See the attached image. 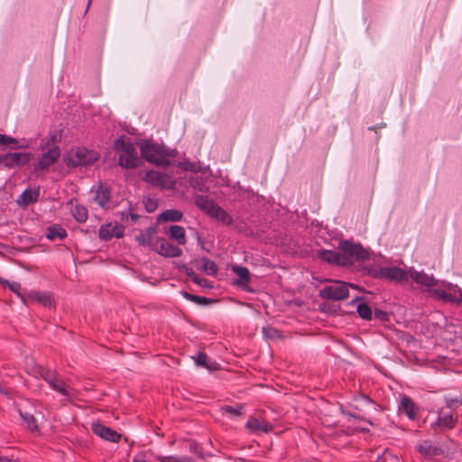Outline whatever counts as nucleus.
Returning <instances> with one entry per match:
<instances>
[{
  "instance_id": "obj_1",
  "label": "nucleus",
  "mask_w": 462,
  "mask_h": 462,
  "mask_svg": "<svg viewBox=\"0 0 462 462\" xmlns=\"http://www.w3.org/2000/svg\"><path fill=\"white\" fill-rule=\"evenodd\" d=\"M114 150L118 153V164L125 169L138 167L141 159L133 143L125 135L116 138L113 144Z\"/></svg>"
},
{
  "instance_id": "obj_2",
  "label": "nucleus",
  "mask_w": 462,
  "mask_h": 462,
  "mask_svg": "<svg viewBox=\"0 0 462 462\" xmlns=\"http://www.w3.org/2000/svg\"><path fill=\"white\" fill-rule=\"evenodd\" d=\"M141 155L147 162H152L158 166H168L170 161L168 157L171 155L165 150L163 145L157 143L147 141L141 146Z\"/></svg>"
},
{
  "instance_id": "obj_3",
  "label": "nucleus",
  "mask_w": 462,
  "mask_h": 462,
  "mask_svg": "<svg viewBox=\"0 0 462 462\" xmlns=\"http://www.w3.org/2000/svg\"><path fill=\"white\" fill-rule=\"evenodd\" d=\"M98 153L93 150L85 147H78L72 150L66 158L69 167L76 168L78 166H88L98 160Z\"/></svg>"
},
{
  "instance_id": "obj_4",
  "label": "nucleus",
  "mask_w": 462,
  "mask_h": 462,
  "mask_svg": "<svg viewBox=\"0 0 462 462\" xmlns=\"http://www.w3.org/2000/svg\"><path fill=\"white\" fill-rule=\"evenodd\" d=\"M356 289L357 286L342 281H333L331 285H327L319 291V297L324 300H343L349 295L348 288Z\"/></svg>"
},
{
  "instance_id": "obj_5",
  "label": "nucleus",
  "mask_w": 462,
  "mask_h": 462,
  "mask_svg": "<svg viewBox=\"0 0 462 462\" xmlns=\"http://www.w3.org/2000/svg\"><path fill=\"white\" fill-rule=\"evenodd\" d=\"M338 248L343 252L344 256L348 259L356 261H365L369 259L370 254L367 249L364 248L360 244H356L350 240H341Z\"/></svg>"
},
{
  "instance_id": "obj_6",
  "label": "nucleus",
  "mask_w": 462,
  "mask_h": 462,
  "mask_svg": "<svg viewBox=\"0 0 462 462\" xmlns=\"http://www.w3.org/2000/svg\"><path fill=\"white\" fill-rule=\"evenodd\" d=\"M438 419L431 424V429L437 432H443L452 430L457 423V414L445 408H440L438 411Z\"/></svg>"
},
{
  "instance_id": "obj_7",
  "label": "nucleus",
  "mask_w": 462,
  "mask_h": 462,
  "mask_svg": "<svg viewBox=\"0 0 462 462\" xmlns=\"http://www.w3.org/2000/svg\"><path fill=\"white\" fill-rule=\"evenodd\" d=\"M31 158L30 152H7L0 154V164L8 169L22 167L29 163Z\"/></svg>"
},
{
  "instance_id": "obj_8",
  "label": "nucleus",
  "mask_w": 462,
  "mask_h": 462,
  "mask_svg": "<svg viewBox=\"0 0 462 462\" xmlns=\"http://www.w3.org/2000/svg\"><path fill=\"white\" fill-rule=\"evenodd\" d=\"M143 180L153 187L162 189H174L175 180L167 173L158 171H149L146 172Z\"/></svg>"
},
{
  "instance_id": "obj_9",
  "label": "nucleus",
  "mask_w": 462,
  "mask_h": 462,
  "mask_svg": "<svg viewBox=\"0 0 462 462\" xmlns=\"http://www.w3.org/2000/svg\"><path fill=\"white\" fill-rule=\"evenodd\" d=\"M318 256L322 261L333 265L350 266L352 264L351 259H348V257L344 256L341 253L333 250H320L318 252Z\"/></svg>"
},
{
  "instance_id": "obj_10",
  "label": "nucleus",
  "mask_w": 462,
  "mask_h": 462,
  "mask_svg": "<svg viewBox=\"0 0 462 462\" xmlns=\"http://www.w3.org/2000/svg\"><path fill=\"white\" fill-rule=\"evenodd\" d=\"M21 300L24 304L38 302L47 308L51 307L53 303L52 294L41 291H28L25 296H21Z\"/></svg>"
},
{
  "instance_id": "obj_11",
  "label": "nucleus",
  "mask_w": 462,
  "mask_h": 462,
  "mask_svg": "<svg viewBox=\"0 0 462 462\" xmlns=\"http://www.w3.org/2000/svg\"><path fill=\"white\" fill-rule=\"evenodd\" d=\"M153 249L164 257H179L182 254V250L170 243L165 238H157Z\"/></svg>"
},
{
  "instance_id": "obj_12",
  "label": "nucleus",
  "mask_w": 462,
  "mask_h": 462,
  "mask_svg": "<svg viewBox=\"0 0 462 462\" xmlns=\"http://www.w3.org/2000/svg\"><path fill=\"white\" fill-rule=\"evenodd\" d=\"M125 228L122 225L117 223L105 224L99 227L98 237L104 241H109L114 237L119 238L124 236Z\"/></svg>"
},
{
  "instance_id": "obj_13",
  "label": "nucleus",
  "mask_w": 462,
  "mask_h": 462,
  "mask_svg": "<svg viewBox=\"0 0 462 462\" xmlns=\"http://www.w3.org/2000/svg\"><path fill=\"white\" fill-rule=\"evenodd\" d=\"M92 431L105 440H108L111 442H118L121 439V434H119L115 430L103 425L100 422H93L91 425Z\"/></svg>"
},
{
  "instance_id": "obj_14",
  "label": "nucleus",
  "mask_w": 462,
  "mask_h": 462,
  "mask_svg": "<svg viewBox=\"0 0 462 462\" xmlns=\"http://www.w3.org/2000/svg\"><path fill=\"white\" fill-rule=\"evenodd\" d=\"M60 156L59 146L54 145L45 152L37 162L36 169L46 170L54 164Z\"/></svg>"
},
{
  "instance_id": "obj_15",
  "label": "nucleus",
  "mask_w": 462,
  "mask_h": 462,
  "mask_svg": "<svg viewBox=\"0 0 462 462\" xmlns=\"http://www.w3.org/2000/svg\"><path fill=\"white\" fill-rule=\"evenodd\" d=\"M416 449L426 459H435L442 457L444 454L440 447L432 445L429 440H424L422 443L419 444L416 447Z\"/></svg>"
},
{
  "instance_id": "obj_16",
  "label": "nucleus",
  "mask_w": 462,
  "mask_h": 462,
  "mask_svg": "<svg viewBox=\"0 0 462 462\" xmlns=\"http://www.w3.org/2000/svg\"><path fill=\"white\" fill-rule=\"evenodd\" d=\"M409 277V273L401 267H384L383 280L402 283L407 282Z\"/></svg>"
},
{
  "instance_id": "obj_17",
  "label": "nucleus",
  "mask_w": 462,
  "mask_h": 462,
  "mask_svg": "<svg viewBox=\"0 0 462 462\" xmlns=\"http://www.w3.org/2000/svg\"><path fill=\"white\" fill-rule=\"evenodd\" d=\"M245 427L253 433L259 431L267 433L272 431L273 429L270 422L254 417H251L247 420Z\"/></svg>"
},
{
  "instance_id": "obj_18",
  "label": "nucleus",
  "mask_w": 462,
  "mask_h": 462,
  "mask_svg": "<svg viewBox=\"0 0 462 462\" xmlns=\"http://www.w3.org/2000/svg\"><path fill=\"white\" fill-rule=\"evenodd\" d=\"M40 189H24L17 199L19 205L27 207L34 204L39 199Z\"/></svg>"
},
{
  "instance_id": "obj_19",
  "label": "nucleus",
  "mask_w": 462,
  "mask_h": 462,
  "mask_svg": "<svg viewBox=\"0 0 462 462\" xmlns=\"http://www.w3.org/2000/svg\"><path fill=\"white\" fill-rule=\"evenodd\" d=\"M195 205L203 212H205L208 216H210L217 206V204L213 200L208 199V196L204 195H197L194 198Z\"/></svg>"
},
{
  "instance_id": "obj_20",
  "label": "nucleus",
  "mask_w": 462,
  "mask_h": 462,
  "mask_svg": "<svg viewBox=\"0 0 462 462\" xmlns=\"http://www.w3.org/2000/svg\"><path fill=\"white\" fill-rule=\"evenodd\" d=\"M400 411L405 413L411 420H414L417 418L416 405L414 402L406 395H403L401 399Z\"/></svg>"
},
{
  "instance_id": "obj_21",
  "label": "nucleus",
  "mask_w": 462,
  "mask_h": 462,
  "mask_svg": "<svg viewBox=\"0 0 462 462\" xmlns=\"http://www.w3.org/2000/svg\"><path fill=\"white\" fill-rule=\"evenodd\" d=\"M68 205H70V212L77 222L85 223L87 221L88 212L86 207L77 202L74 204L72 199L68 202Z\"/></svg>"
},
{
  "instance_id": "obj_22",
  "label": "nucleus",
  "mask_w": 462,
  "mask_h": 462,
  "mask_svg": "<svg viewBox=\"0 0 462 462\" xmlns=\"http://www.w3.org/2000/svg\"><path fill=\"white\" fill-rule=\"evenodd\" d=\"M409 275L415 282L426 287H433L437 284V281L434 277L425 273L412 271Z\"/></svg>"
},
{
  "instance_id": "obj_23",
  "label": "nucleus",
  "mask_w": 462,
  "mask_h": 462,
  "mask_svg": "<svg viewBox=\"0 0 462 462\" xmlns=\"http://www.w3.org/2000/svg\"><path fill=\"white\" fill-rule=\"evenodd\" d=\"M431 292L434 296L445 302L460 304V295L458 294V297L456 296L457 292H454L452 290L447 291L441 289H433Z\"/></svg>"
},
{
  "instance_id": "obj_24",
  "label": "nucleus",
  "mask_w": 462,
  "mask_h": 462,
  "mask_svg": "<svg viewBox=\"0 0 462 462\" xmlns=\"http://www.w3.org/2000/svg\"><path fill=\"white\" fill-rule=\"evenodd\" d=\"M211 218L218 221L222 225L231 226L233 224V218L228 214L226 210L222 208L219 205H217L213 210L212 214L209 216Z\"/></svg>"
},
{
  "instance_id": "obj_25",
  "label": "nucleus",
  "mask_w": 462,
  "mask_h": 462,
  "mask_svg": "<svg viewBox=\"0 0 462 462\" xmlns=\"http://www.w3.org/2000/svg\"><path fill=\"white\" fill-rule=\"evenodd\" d=\"M67 236V231L60 225L55 224L47 227L46 237L51 241L62 240Z\"/></svg>"
},
{
  "instance_id": "obj_26",
  "label": "nucleus",
  "mask_w": 462,
  "mask_h": 462,
  "mask_svg": "<svg viewBox=\"0 0 462 462\" xmlns=\"http://www.w3.org/2000/svg\"><path fill=\"white\" fill-rule=\"evenodd\" d=\"M183 217V213L178 209H167L158 216V222H178Z\"/></svg>"
},
{
  "instance_id": "obj_27",
  "label": "nucleus",
  "mask_w": 462,
  "mask_h": 462,
  "mask_svg": "<svg viewBox=\"0 0 462 462\" xmlns=\"http://www.w3.org/2000/svg\"><path fill=\"white\" fill-rule=\"evenodd\" d=\"M171 239L176 240L180 245L186 244V232L184 227L177 225L171 226L168 231Z\"/></svg>"
},
{
  "instance_id": "obj_28",
  "label": "nucleus",
  "mask_w": 462,
  "mask_h": 462,
  "mask_svg": "<svg viewBox=\"0 0 462 462\" xmlns=\"http://www.w3.org/2000/svg\"><path fill=\"white\" fill-rule=\"evenodd\" d=\"M153 234L154 229L152 227H150L147 229L145 233H141L138 236H136L135 240L138 242L140 245L151 246L153 248V245L155 244V241L152 237Z\"/></svg>"
},
{
  "instance_id": "obj_29",
  "label": "nucleus",
  "mask_w": 462,
  "mask_h": 462,
  "mask_svg": "<svg viewBox=\"0 0 462 462\" xmlns=\"http://www.w3.org/2000/svg\"><path fill=\"white\" fill-rule=\"evenodd\" d=\"M48 384L53 391L59 393L60 394H61L65 397L69 396V391L67 390L66 384L63 382V380L61 379V377L60 376V374L58 376H56V378H54L53 381L50 382V383H48Z\"/></svg>"
},
{
  "instance_id": "obj_30",
  "label": "nucleus",
  "mask_w": 462,
  "mask_h": 462,
  "mask_svg": "<svg viewBox=\"0 0 462 462\" xmlns=\"http://www.w3.org/2000/svg\"><path fill=\"white\" fill-rule=\"evenodd\" d=\"M110 198V192L107 189V188L104 186H99L96 196L94 198V200L101 207H104L109 200Z\"/></svg>"
},
{
  "instance_id": "obj_31",
  "label": "nucleus",
  "mask_w": 462,
  "mask_h": 462,
  "mask_svg": "<svg viewBox=\"0 0 462 462\" xmlns=\"http://www.w3.org/2000/svg\"><path fill=\"white\" fill-rule=\"evenodd\" d=\"M20 416L23 420V421L26 424L27 428L31 431H39V427L37 424V420L35 417L28 412H23L22 411H19Z\"/></svg>"
},
{
  "instance_id": "obj_32",
  "label": "nucleus",
  "mask_w": 462,
  "mask_h": 462,
  "mask_svg": "<svg viewBox=\"0 0 462 462\" xmlns=\"http://www.w3.org/2000/svg\"><path fill=\"white\" fill-rule=\"evenodd\" d=\"M38 374L47 383L53 381L59 374L55 370L39 365L36 367Z\"/></svg>"
},
{
  "instance_id": "obj_33",
  "label": "nucleus",
  "mask_w": 462,
  "mask_h": 462,
  "mask_svg": "<svg viewBox=\"0 0 462 462\" xmlns=\"http://www.w3.org/2000/svg\"><path fill=\"white\" fill-rule=\"evenodd\" d=\"M202 270L208 275H216L217 273V266L214 261L207 257L201 259Z\"/></svg>"
},
{
  "instance_id": "obj_34",
  "label": "nucleus",
  "mask_w": 462,
  "mask_h": 462,
  "mask_svg": "<svg viewBox=\"0 0 462 462\" xmlns=\"http://www.w3.org/2000/svg\"><path fill=\"white\" fill-rule=\"evenodd\" d=\"M356 311L361 319L365 320L372 319L373 311L367 303H359L356 307Z\"/></svg>"
},
{
  "instance_id": "obj_35",
  "label": "nucleus",
  "mask_w": 462,
  "mask_h": 462,
  "mask_svg": "<svg viewBox=\"0 0 462 462\" xmlns=\"http://www.w3.org/2000/svg\"><path fill=\"white\" fill-rule=\"evenodd\" d=\"M182 295L188 300H190V301H192V302H194L196 304H199V305H207V304H209L212 301L210 299H208L207 297L194 295V294H191V293L187 292V291H183Z\"/></svg>"
},
{
  "instance_id": "obj_36",
  "label": "nucleus",
  "mask_w": 462,
  "mask_h": 462,
  "mask_svg": "<svg viewBox=\"0 0 462 462\" xmlns=\"http://www.w3.org/2000/svg\"><path fill=\"white\" fill-rule=\"evenodd\" d=\"M234 272L237 274L239 278L238 282L247 283L251 280L250 272L246 267L243 266H236L234 267Z\"/></svg>"
},
{
  "instance_id": "obj_37",
  "label": "nucleus",
  "mask_w": 462,
  "mask_h": 462,
  "mask_svg": "<svg viewBox=\"0 0 462 462\" xmlns=\"http://www.w3.org/2000/svg\"><path fill=\"white\" fill-rule=\"evenodd\" d=\"M242 405H236V406H230V405H225L221 407V411L224 414H227L230 417H238L242 415Z\"/></svg>"
},
{
  "instance_id": "obj_38",
  "label": "nucleus",
  "mask_w": 462,
  "mask_h": 462,
  "mask_svg": "<svg viewBox=\"0 0 462 462\" xmlns=\"http://www.w3.org/2000/svg\"><path fill=\"white\" fill-rule=\"evenodd\" d=\"M367 274L374 279L383 280L384 267L370 266L367 268Z\"/></svg>"
},
{
  "instance_id": "obj_39",
  "label": "nucleus",
  "mask_w": 462,
  "mask_h": 462,
  "mask_svg": "<svg viewBox=\"0 0 462 462\" xmlns=\"http://www.w3.org/2000/svg\"><path fill=\"white\" fill-rule=\"evenodd\" d=\"M445 402L446 410L456 412V409L462 404V398H446Z\"/></svg>"
},
{
  "instance_id": "obj_40",
  "label": "nucleus",
  "mask_w": 462,
  "mask_h": 462,
  "mask_svg": "<svg viewBox=\"0 0 462 462\" xmlns=\"http://www.w3.org/2000/svg\"><path fill=\"white\" fill-rule=\"evenodd\" d=\"M158 459L160 462H192L191 459L188 457L168 456L159 457Z\"/></svg>"
},
{
  "instance_id": "obj_41",
  "label": "nucleus",
  "mask_w": 462,
  "mask_h": 462,
  "mask_svg": "<svg viewBox=\"0 0 462 462\" xmlns=\"http://www.w3.org/2000/svg\"><path fill=\"white\" fill-rule=\"evenodd\" d=\"M143 205L147 212L152 213L156 210L158 203L156 199L146 198L143 200Z\"/></svg>"
},
{
  "instance_id": "obj_42",
  "label": "nucleus",
  "mask_w": 462,
  "mask_h": 462,
  "mask_svg": "<svg viewBox=\"0 0 462 462\" xmlns=\"http://www.w3.org/2000/svg\"><path fill=\"white\" fill-rule=\"evenodd\" d=\"M195 363L197 365L206 368L208 363V356L204 352H199L195 357Z\"/></svg>"
},
{
  "instance_id": "obj_43",
  "label": "nucleus",
  "mask_w": 462,
  "mask_h": 462,
  "mask_svg": "<svg viewBox=\"0 0 462 462\" xmlns=\"http://www.w3.org/2000/svg\"><path fill=\"white\" fill-rule=\"evenodd\" d=\"M6 286L14 293H16L20 298L21 296H25V294L21 293V284L16 282H10L9 281H5Z\"/></svg>"
},
{
  "instance_id": "obj_44",
  "label": "nucleus",
  "mask_w": 462,
  "mask_h": 462,
  "mask_svg": "<svg viewBox=\"0 0 462 462\" xmlns=\"http://www.w3.org/2000/svg\"><path fill=\"white\" fill-rule=\"evenodd\" d=\"M152 454L150 452H141L134 457L133 462H150L149 457Z\"/></svg>"
},
{
  "instance_id": "obj_45",
  "label": "nucleus",
  "mask_w": 462,
  "mask_h": 462,
  "mask_svg": "<svg viewBox=\"0 0 462 462\" xmlns=\"http://www.w3.org/2000/svg\"><path fill=\"white\" fill-rule=\"evenodd\" d=\"M0 394L7 397L8 399H12L14 396V390L11 387L3 385L0 382Z\"/></svg>"
},
{
  "instance_id": "obj_46",
  "label": "nucleus",
  "mask_w": 462,
  "mask_h": 462,
  "mask_svg": "<svg viewBox=\"0 0 462 462\" xmlns=\"http://www.w3.org/2000/svg\"><path fill=\"white\" fill-rule=\"evenodd\" d=\"M374 314L375 319L381 320L382 322H386L389 320V315L384 310L376 309Z\"/></svg>"
},
{
  "instance_id": "obj_47",
  "label": "nucleus",
  "mask_w": 462,
  "mask_h": 462,
  "mask_svg": "<svg viewBox=\"0 0 462 462\" xmlns=\"http://www.w3.org/2000/svg\"><path fill=\"white\" fill-rule=\"evenodd\" d=\"M187 274L188 276L190 278V280L198 284V285H203L202 282L204 281L203 279H200L193 270H189L187 272Z\"/></svg>"
},
{
  "instance_id": "obj_48",
  "label": "nucleus",
  "mask_w": 462,
  "mask_h": 462,
  "mask_svg": "<svg viewBox=\"0 0 462 462\" xmlns=\"http://www.w3.org/2000/svg\"><path fill=\"white\" fill-rule=\"evenodd\" d=\"M354 401L355 402H362L366 404L374 403L373 400L365 394H359L358 396L355 397Z\"/></svg>"
},
{
  "instance_id": "obj_49",
  "label": "nucleus",
  "mask_w": 462,
  "mask_h": 462,
  "mask_svg": "<svg viewBox=\"0 0 462 462\" xmlns=\"http://www.w3.org/2000/svg\"><path fill=\"white\" fill-rule=\"evenodd\" d=\"M60 138L56 134H50L47 138L46 146H54L57 142H59Z\"/></svg>"
},
{
  "instance_id": "obj_50",
  "label": "nucleus",
  "mask_w": 462,
  "mask_h": 462,
  "mask_svg": "<svg viewBox=\"0 0 462 462\" xmlns=\"http://www.w3.org/2000/svg\"><path fill=\"white\" fill-rule=\"evenodd\" d=\"M340 411H341V413L346 415V416H349V417H352V418L356 419V420H365V419L362 418L361 416L356 415V413H353L351 411H346V410H344L343 406H340Z\"/></svg>"
},
{
  "instance_id": "obj_51",
  "label": "nucleus",
  "mask_w": 462,
  "mask_h": 462,
  "mask_svg": "<svg viewBox=\"0 0 462 462\" xmlns=\"http://www.w3.org/2000/svg\"><path fill=\"white\" fill-rule=\"evenodd\" d=\"M17 143H18V141L15 138L9 136V135L5 136L4 143H3L4 145H10V144L16 145Z\"/></svg>"
},
{
  "instance_id": "obj_52",
  "label": "nucleus",
  "mask_w": 462,
  "mask_h": 462,
  "mask_svg": "<svg viewBox=\"0 0 462 462\" xmlns=\"http://www.w3.org/2000/svg\"><path fill=\"white\" fill-rule=\"evenodd\" d=\"M447 287L449 290H452L454 292H458V294L460 295V303H462V290L457 285L451 283H448Z\"/></svg>"
},
{
  "instance_id": "obj_53",
  "label": "nucleus",
  "mask_w": 462,
  "mask_h": 462,
  "mask_svg": "<svg viewBox=\"0 0 462 462\" xmlns=\"http://www.w3.org/2000/svg\"><path fill=\"white\" fill-rule=\"evenodd\" d=\"M206 368L208 370H211V371L217 370V369H219V364L215 361L208 362Z\"/></svg>"
},
{
  "instance_id": "obj_54",
  "label": "nucleus",
  "mask_w": 462,
  "mask_h": 462,
  "mask_svg": "<svg viewBox=\"0 0 462 462\" xmlns=\"http://www.w3.org/2000/svg\"><path fill=\"white\" fill-rule=\"evenodd\" d=\"M129 216L134 223H135L139 219V215L130 212Z\"/></svg>"
},
{
  "instance_id": "obj_55",
  "label": "nucleus",
  "mask_w": 462,
  "mask_h": 462,
  "mask_svg": "<svg viewBox=\"0 0 462 462\" xmlns=\"http://www.w3.org/2000/svg\"><path fill=\"white\" fill-rule=\"evenodd\" d=\"M0 462H11V460L7 457L0 454Z\"/></svg>"
},
{
  "instance_id": "obj_56",
  "label": "nucleus",
  "mask_w": 462,
  "mask_h": 462,
  "mask_svg": "<svg viewBox=\"0 0 462 462\" xmlns=\"http://www.w3.org/2000/svg\"><path fill=\"white\" fill-rule=\"evenodd\" d=\"M361 299V297H356L354 300H351V304H354L355 302L360 300Z\"/></svg>"
},
{
  "instance_id": "obj_57",
  "label": "nucleus",
  "mask_w": 462,
  "mask_h": 462,
  "mask_svg": "<svg viewBox=\"0 0 462 462\" xmlns=\"http://www.w3.org/2000/svg\"><path fill=\"white\" fill-rule=\"evenodd\" d=\"M5 134H0V144H3Z\"/></svg>"
},
{
  "instance_id": "obj_58",
  "label": "nucleus",
  "mask_w": 462,
  "mask_h": 462,
  "mask_svg": "<svg viewBox=\"0 0 462 462\" xmlns=\"http://www.w3.org/2000/svg\"><path fill=\"white\" fill-rule=\"evenodd\" d=\"M5 375L6 376H14V373L13 372H10V371H7Z\"/></svg>"
},
{
  "instance_id": "obj_59",
  "label": "nucleus",
  "mask_w": 462,
  "mask_h": 462,
  "mask_svg": "<svg viewBox=\"0 0 462 462\" xmlns=\"http://www.w3.org/2000/svg\"><path fill=\"white\" fill-rule=\"evenodd\" d=\"M6 280L3 279V278H0V283L6 286V282H5Z\"/></svg>"
},
{
  "instance_id": "obj_60",
  "label": "nucleus",
  "mask_w": 462,
  "mask_h": 462,
  "mask_svg": "<svg viewBox=\"0 0 462 462\" xmlns=\"http://www.w3.org/2000/svg\"><path fill=\"white\" fill-rule=\"evenodd\" d=\"M368 130L374 131V130H375V126H370V127H368Z\"/></svg>"
},
{
  "instance_id": "obj_61",
  "label": "nucleus",
  "mask_w": 462,
  "mask_h": 462,
  "mask_svg": "<svg viewBox=\"0 0 462 462\" xmlns=\"http://www.w3.org/2000/svg\"><path fill=\"white\" fill-rule=\"evenodd\" d=\"M378 462H382V461H378Z\"/></svg>"
}]
</instances>
